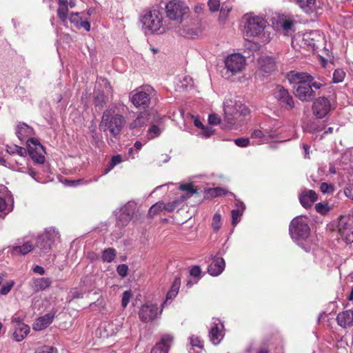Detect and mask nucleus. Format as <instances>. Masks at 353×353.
Masks as SVG:
<instances>
[{
	"mask_svg": "<svg viewBox=\"0 0 353 353\" xmlns=\"http://www.w3.org/2000/svg\"><path fill=\"white\" fill-rule=\"evenodd\" d=\"M172 336L170 335H165L161 338L159 343L152 349L151 353H168L170 344L172 341Z\"/></svg>",
	"mask_w": 353,
	"mask_h": 353,
	"instance_id": "nucleus-25",
	"label": "nucleus"
},
{
	"mask_svg": "<svg viewBox=\"0 0 353 353\" xmlns=\"http://www.w3.org/2000/svg\"><path fill=\"white\" fill-rule=\"evenodd\" d=\"M54 319V315L46 314L38 318L33 324V329L36 331H41L46 328Z\"/></svg>",
	"mask_w": 353,
	"mask_h": 353,
	"instance_id": "nucleus-26",
	"label": "nucleus"
},
{
	"mask_svg": "<svg viewBox=\"0 0 353 353\" xmlns=\"http://www.w3.org/2000/svg\"><path fill=\"white\" fill-rule=\"evenodd\" d=\"M245 65V59L240 54H233L229 55L225 61V65L226 69V72L225 74V78L228 79L231 76L241 72Z\"/></svg>",
	"mask_w": 353,
	"mask_h": 353,
	"instance_id": "nucleus-9",
	"label": "nucleus"
},
{
	"mask_svg": "<svg viewBox=\"0 0 353 353\" xmlns=\"http://www.w3.org/2000/svg\"><path fill=\"white\" fill-rule=\"evenodd\" d=\"M180 285H181L180 279L176 277L173 281V283L171 286L170 290L172 291H174V292H176V294H178L179 290L180 288Z\"/></svg>",
	"mask_w": 353,
	"mask_h": 353,
	"instance_id": "nucleus-59",
	"label": "nucleus"
},
{
	"mask_svg": "<svg viewBox=\"0 0 353 353\" xmlns=\"http://www.w3.org/2000/svg\"><path fill=\"white\" fill-rule=\"evenodd\" d=\"M37 353H58V350L52 346H43L37 350Z\"/></svg>",
	"mask_w": 353,
	"mask_h": 353,
	"instance_id": "nucleus-52",
	"label": "nucleus"
},
{
	"mask_svg": "<svg viewBox=\"0 0 353 353\" xmlns=\"http://www.w3.org/2000/svg\"><path fill=\"white\" fill-rule=\"evenodd\" d=\"M274 95L278 101L285 105L287 109L294 108V103L292 96L283 86L277 85L274 89Z\"/></svg>",
	"mask_w": 353,
	"mask_h": 353,
	"instance_id": "nucleus-18",
	"label": "nucleus"
},
{
	"mask_svg": "<svg viewBox=\"0 0 353 353\" xmlns=\"http://www.w3.org/2000/svg\"><path fill=\"white\" fill-rule=\"evenodd\" d=\"M208 6L211 12H217L221 7L220 0H208Z\"/></svg>",
	"mask_w": 353,
	"mask_h": 353,
	"instance_id": "nucleus-47",
	"label": "nucleus"
},
{
	"mask_svg": "<svg viewBox=\"0 0 353 353\" xmlns=\"http://www.w3.org/2000/svg\"><path fill=\"white\" fill-rule=\"evenodd\" d=\"M32 270L34 273L39 274L40 275H43L45 274L44 268L40 265H35Z\"/></svg>",
	"mask_w": 353,
	"mask_h": 353,
	"instance_id": "nucleus-63",
	"label": "nucleus"
},
{
	"mask_svg": "<svg viewBox=\"0 0 353 353\" xmlns=\"http://www.w3.org/2000/svg\"><path fill=\"white\" fill-rule=\"evenodd\" d=\"M243 20L245 21V34L247 37H257L263 43L269 42L270 38L265 36L264 32L267 21L263 18L259 16L245 14Z\"/></svg>",
	"mask_w": 353,
	"mask_h": 353,
	"instance_id": "nucleus-6",
	"label": "nucleus"
},
{
	"mask_svg": "<svg viewBox=\"0 0 353 353\" xmlns=\"http://www.w3.org/2000/svg\"><path fill=\"white\" fill-rule=\"evenodd\" d=\"M132 297L131 291L127 290L123 293L121 305L123 307H125L130 302Z\"/></svg>",
	"mask_w": 353,
	"mask_h": 353,
	"instance_id": "nucleus-49",
	"label": "nucleus"
},
{
	"mask_svg": "<svg viewBox=\"0 0 353 353\" xmlns=\"http://www.w3.org/2000/svg\"><path fill=\"white\" fill-rule=\"evenodd\" d=\"M160 116L157 112H141L132 122L130 123V129L134 130L141 128L148 123L159 122Z\"/></svg>",
	"mask_w": 353,
	"mask_h": 353,
	"instance_id": "nucleus-16",
	"label": "nucleus"
},
{
	"mask_svg": "<svg viewBox=\"0 0 353 353\" xmlns=\"http://www.w3.org/2000/svg\"><path fill=\"white\" fill-rule=\"evenodd\" d=\"M234 143L239 147H246L250 144L248 138H238L234 140Z\"/></svg>",
	"mask_w": 353,
	"mask_h": 353,
	"instance_id": "nucleus-53",
	"label": "nucleus"
},
{
	"mask_svg": "<svg viewBox=\"0 0 353 353\" xmlns=\"http://www.w3.org/2000/svg\"><path fill=\"white\" fill-rule=\"evenodd\" d=\"M179 190L185 192V194L181 196L182 201L186 200L196 192V190L193 188L192 183L181 184Z\"/></svg>",
	"mask_w": 353,
	"mask_h": 353,
	"instance_id": "nucleus-37",
	"label": "nucleus"
},
{
	"mask_svg": "<svg viewBox=\"0 0 353 353\" xmlns=\"http://www.w3.org/2000/svg\"><path fill=\"white\" fill-rule=\"evenodd\" d=\"M225 267V263L223 258L212 256V261L208 266V272L211 276H216L223 272Z\"/></svg>",
	"mask_w": 353,
	"mask_h": 353,
	"instance_id": "nucleus-20",
	"label": "nucleus"
},
{
	"mask_svg": "<svg viewBox=\"0 0 353 353\" xmlns=\"http://www.w3.org/2000/svg\"><path fill=\"white\" fill-rule=\"evenodd\" d=\"M68 18L70 23L74 24L77 29L83 28L86 31H90V23L87 20L83 21L79 12H71L68 16Z\"/></svg>",
	"mask_w": 353,
	"mask_h": 353,
	"instance_id": "nucleus-24",
	"label": "nucleus"
},
{
	"mask_svg": "<svg viewBox=\"0 0 353 353\" xmlns=\"http://www.w3.org/2000/svg\"><path fill=\"white\" fill-rule=\"evenodd\" d=\"M27 148L30 157L38 163H43L45 161L46 154L43 146L37 139L30 138L27 140Z\"/></svg>",
	"mask_w": 353,
	"mask_h": 353,
	"instance_id": "nucleus-13",
	"label": "nucleus"
},
{
	"mask_svg": "<svg viewBox=\"0 0 353 353\" xmlns=\"http://www.w3.org/2000/svg\"><path fill=\"white\" fill-rule=\"evenodd\" d=\"M131 219V217L119 211V214L117 215V225L119 227L126 226Z\"/></svg>",
	"mask_w": 353,
	"mask_h": 353,
	"instance_id": "nucleus-39",
	"label": "nucleus"
},
{
	"mask_svg": "<svg viewBox=\"0 0 353 353\" xmlns=\"http://www.w3.org/2000/svg\"><path fill=\"white\" fill-rule=\"evenodd\" d=\"M13 199L8 192L7 188L0 186V216L4 217L13 209Z\"/></svg>",
	"mask_w": 353,
	"mask_h": 353,
	"instance_id": "nucleus-17",
	"label": "nucleus"
},
{
	"mask_svg": "<svg viewBox=\"0 0 353 353\" xmlns=\"http://www.w3.org/2000/svg\"><path fill=\"white\" fill-rule=\"evenodd\" d=\"M339 325L346 328L353 325V310H348L340 312L336 316Z\"/></svg>",
	"mask_w": 353,
	"mask_h": 353,
	"instance_id": "nucleus-23",
	"label": "nucleus"
},
{
	"mask_svg": "<svg viewBox=\"0 0 353 353\" xmlns=\"http://www.w3.org/2000/svg\"><path fill=\"white\" fill-rule=\"evenodd\" d=\"M6 151L10 154H18L20 156H23L25 153L24 149L21 147H19L17 145H7Z\"/></svg>",
	"mask_w": 353,
	"mask_h": 353,
	"instance_id": "nucleus-44",
	"label": "nucleus"
},
{
	"mask_svg": "<svg viewBox=\"0 0 353 353\" xmlns=\"http://www.w3.org/2000/svg\"><path fill=\"white\" fill-rule=\"evenodd\" d=\"M141 21L142 28L146 34L154 32L162 34L169 28L163 26V15L157 10L147 12L142 16Z\"/></svg>",
	"mask_w": 353,
	"mask_h": 353,
	"instance_id": "nucleus-7",
	"label": "nucleus"
},
{
	"mask_svg": "<svg viewBox=\"0 0 353 353\" xmlns=\"http://www.w3.org/2000/svg\"><path fill=\"white\" fill-rule=\"evenodd\" d=\"M117 270L121 276L124 277L128 274V267L125 264H121L118 265Z\"/></svg>",
	"mask_w": 353,
	"mask_h": 353,
	"instance_id": "nucleus-54",
	"label": "nucleus"
},
{
	"mask_svg": "<svg viewBox=\"0 0 353 353\" xmlns=\"http://www.w3.org/2000/svg\"><path fill=\"white\" fill-rule=\"evenodd\" d=\"M223 324L219 319H214L209 331L210 340L214 345L219 344L223 337Z\"/></svg>",
	"mask_w": 353,
	"mask_h": 353,
	"instance_id": "nucleus-19",
	"label": "nucleus"
},
{
	"mask_svg": "<svg viewBox=\"0 0 353 353\" xmlns=\"http://www.w3.org/2000/svg\"><path fill=\"white\" fill-rule=\"evenodd\" d=\"M164 203L163 202H158L155 204H154L149 210V214L150 216H154L157 214H158L159 212H161L163 209Z\"/></svg>",
	"mask_w": 353,
	"mask_h": 353,
	"instance_id": "nucleus-45",
	"label": "nucleus"
},
{
	"mask_svg": "<svg viewBox=\"0 0 353 353\" xmlns=\"http://www.w3.org/2000/svg\"><path fill=\"white\" fill-rule=\"evenodd\" d=\"M57 1L59 4L57 16L63 23H65L68 14V0H57Z\"/></svg>",
	"mask_w": 353,
	"mask_h": 353,
	"instance_id": "nucleus-33",
	"label": "nucleus"
},
{
	"mask_svg": "<svg viewBox=\"0 0 353 353\" xmlns=\"http://www.w3.org/2000/svg\"><path fill=\"white\" fill-rule=\"evenodd\" d=\"M161 312L162 309L159 312L157 304L147 303L141 305L139 312V316L142 322L147 323L157 318L161 314Z\"/></svg>",
	"mask_w": 353,
	"mask_h": 353,
	"instance_id": "nucleus-15",
	"label": "nucleus"
},
{
	"mask_svg": "<svg viewBox=\"0 0 353 353\" xmlns=\"http://www.w3.org/2000/svg\"><path fill=\"white\" fill-rule=\"evenodd\" d=\"M345 76V73L343 70L338 69L336 70L333 74L332 81L334 83H340L343 81L344 77Z\"/></svg>",
	"mask_w": 353,
	"mask_h": 353,
	"instance_id": "nucleus-46",
	"label": "nucleus"
},
{
	"mask_svg": "<svg viewBox=\"0 0 353 353\" xmlns=\"http://www.w3.org/2000/svg\"><path fill=\"white\" fill-rule=\"evenodd\" d=\"M212 228L214 232H217L221 227V214L216 212L212 220Z\"/></svg>",
	"mask_w": 353,
	"mask_h": 353,
	"instance_id": "nucleus-40",
	"label": "nucleus"
},
{
	"mask_svg": "<svg viewBox=\"0 0 353 353\" xmlns=\"http://www.w3.org/2000/svg\"><path fill=\"white\" fill-rule=\"evenodd\" d=\"M137 208V203L134 201L128 202L125 205L122 206L119 211L126 214L127 216L132 218Z\"/></svg>",
	"mask_w": 353,
	"mask_h": 353,
	"instance_id": "nucleus-36",
	"label": "nucleus"
},
{
	"mask_svg": "<svg viewBox=\"0 0 353 353\" xmlns=\"http://www.w3.org/2000/svg\"><path fill=\"white\" fill-rule=\"evenodd\" d=\"M332 105L330 100L325 97L316 98L312 103V112L319 119L326 117L332 110Z\"/></svg>",
	"mask_w": 353,
	"mask_h": 353,
	"instance_id": "nucleus-12",
	"label": "nucleus"
},
{
	"mask_svg": "<svg viewBox=\"0 0 353 353\" xmlns=\"http://www.w3.org/2000/svg\"><path fill=\"white\" fill-rule=\"evenodd\" d=\"M344 192L347 197L353 200V187H349L345 188Z\"/></svg>",
	"mask_w": 353,
	"mask_h": 353,
	"instance_id": "nucleus-64",
	"label": "nucleus"
},
{
	"mask_svg": "<svg viewBox=\"0 0 353 353\" xmlns=\"http://www.w3.org/2000/svg\"><path fill=\"white\" fill-rule=\"evenodd\" d=\"M165 9L167 17L179 25L175 28L180 35L192 37L195 34L194 31L184 23V17L189 12V8L183 1L172 0L168 3Z\"/></svg>",
	"mask_w": 353,
	"mask_h": 353,
	"instance_id": "nucleus-3",
	"label": "nucleus"
},
{
	"mask_svg": "<svg viewBox=\"0 0 353 353\" xmlns=\"http://www.w3.org/2000/svg\"><path fill=\"white\" fill-rule=\"evenodd\" d=\"M52 284L50 278H36L32 281V289L34 292L42 291L49 288Z\"/></svg>",
	"mask_w": 353,
	"mask_h": 353,
	"instance_id": "nucleus-29",
	"label": "nucleus"
},
{
	"mask_svg": "<svg viewBox=\"0 0 353 353\" xmlns=\"http://www.w3.org/2000/svg\"><path fill=\"white\" fill-rule=\"evenodd\" d=\"M341 238L347 243L353 242V217L341 216L338 224Z\"/></svg>",
	"mask_w": 353,
	"mask_h": 353,
	"instance_id": "nucleus-14",
	"label": "nucleus"
},
{
	"mask_svg": "<svg viewBox=\"0 0 353 353\" xmlns=\"http://www.w3.org/2000/svg\"><path fill=\"white\" fill-rule=\"evenodd\" d=\"M121 162V157L120 155L113 156L111 159L108 168L104 169L103 174H108L114 166Z\"/></svg>",
	"mask_w": 353,
	"mask_h": 353,
	"instance_id": "nucleus-42",
	"label": "nucleus"
},
{
	"mask_svg": "<svg viewBox=\"0 0 353 353\" xmlns=\"http://www.w3.org/2000/svg\"><path fill=\"white\" fill-rule=\"evenodd\" d=\"M274 133L268 132L267 131L263 132L261 130H254L251 134L252 138H260L262 141H259L256 144H261L265 141H268L270 139L274 138Z\"/></svg>",
	"mask_w": 353,
	"mask_h": 353,
	"instance_id": "nucleus-35",
	"label": "nucleus"
},
{
	"mask_svg": "<svg viewBox=\"0 0 353 353\" xmlns=\"http://www.w3.org/2000/svg\"><path fill=\"white\" fill-rule=\"evenodd\" d=\"M289 80L294 83L295 96L301 101H311L316 95L315 90H319L326 85L322 79L318 81L306 72H291Z\"/></svg>",
	"mask_w": 353,
	"mask_h": 353,
	"instance_id": "nucleus-1",
	"label": "nucleus"
},
{
	"mask_svg": "<svg viewBox=\"0 0 353 353\" xmlns=\"http://www.w3.org/2000/svg\"><path fill=\"white\" fill-rule=\"evenodd\" d=\"M223 128L230 129L236 123V115L245 117L250 114V109L240 100L230 97L223 102Z\"/></svg>",
	"mask_w": 353,
	"mask_h": 353,
	"instance_id": "nucleus-4",
	"label": "nucleus"
},
{
	"mask_svg": "<svg viewBox=\"0 0 353 353\" xmlns=\"http://www.w3.org/2000/svg\"><path fill=\"white\" fill-rule=\"evenodd\" d=\"M154 92L153 88L146 85L132 94L130 100L137 108H145L150 104L151 96Z\"/></svg>",
	"mask_w": 353,
	"mask_h": 353,
	"instance_id": "nucleus-10",
	"label": "nucleus"
},
{
	"mask_svg": "<svg viewBox=\"0 0 353 353\" xmlns=\"http://www.w3.org/2000/svg\"><path fill=\"white\" fill-rule=\"evenodd\" d=\"M245 209V204L241 201H237L236 203V208L231 212L232 214V223L235 226L240 221V217L242 216Z\"/></svg>",
	"mask_w": 353,
	"mask_h": 353,
	"instance_id": "nucleus-32",
	"label": "nucleus"
},
{
	"mask_svg": "<svg viewBox=\"0 0 353 353\" xmlns=\"http://www.w3.org/2000/svg\"><path fill=\"white\" fill-rule=\"evenodd\" d=\"M320 189L323 193H330L334 190L333 186L327 183H322Z\"/></svg>",
	"mask_w": 353,
	"mask_h": 353,
	"instance_id": "nucleus-57",
	"label": "nucleus"
},
{
	"mask_svg": "<svg viewBox=\"0 0 353 353\" xmlns=\"http://www.w3.org/2000/svg\"><path fill=\"white\" fill-rule=\"evenodd\" d=\"M190 273L192 276L196 277L199 276L201 274V268L198 265L194 266L190 271Z\"/></svg>",
	"mask_w": 353,
	"mask_h": 353,
	"instance_id": "nucleus-61",
	"label": "nucleus"
},
{
	"mask_svg": "<svg viewBox=\"0 0 353 353\" xmlns=\"http://www.w3.org/2000/svg\"><path fill=\"white\" fill-rule=\"evenodd\" d=\"M98 83L104 87L103 90L98 88L94 92V103L96 107L102 108L108 101L110 96L112 95V87L106 79H101Z\"/></svg>",
	"mask_w": 353,
	"mask_h": 353,
	"instance_id": "nucleus-11",
	"label": "nucleus"
},
{
	"mask_svg": "<svg viewBox=\"0 0 353 353\" xmlns=\"http://www.w3.org/2000/svg\"><path fill=\"white\" fill-rule=\"evenodd\" d=\"M208 121L211 125H217L221 122V118L218 114H211L208 116Z\"/></svg>",
	"mask_w": 353,
	"mask_h": 353,
	"instance_id": "nucleus-55",
	"label": "nucleus"
},
{
	"mask_svg": "<svg viewBox=\"0 0 353 353\" xmlns=\"http://www.w3.org/2000/svg\"><path fill=\"white\" fill-rule=\"evenodd\" d=\"M259 65L263 72L269 73L274 70L275 61L271 57H261L259 60Z\"/></svg>",
	"mask_w": 353,
	"mask_h": 353,
	"instance_id": "nucleus-27",
	"label": "nucleus"
},
{
	"mask_svg": "<svg viewBox=\"0 0 353 353\" xmlns=\"http://www.w3.org/2000/svg\"><path fill=\"white\" fill-rule=\"evenodd\" d=\"M317 199V194L312 190H305L299 196L300 203L305 208H310Z\"/></svg>",
	"mask_w": 353,
	"mask_h": 353,
	"instance_id": "nucleus-21",
	"label": "nucleus"
},
{
	"mask_svg": "<svg viewBox=\"0 0 353 353\" xmlns=\"http://www.w3.org/2000/svg\"><path fill=\"white\" fill-rule=\"evenodd\" d=\"M160 119H161L159 121V122L151 123L152 125L147 132V136L149 139H153L161 134L163 128L160 126L162 121V118L160 117Z\"/></svg>",
	"mask_w": 353,
	"mask_h": 353,
	"instance_id": "nucleus-34",
	"label": "nucleus"
},
{
	"mask_svg": "<svg viewBox=\"0 0 353 353\" xmlns=\"http://www.w3.org/2000/svg\"><path fill=\"white\" fill-rule=\"evenodd\" d=\"M60 236L54 228H49L40 235L36 243L35 248L40 250V254L48 253L53 243L59 240Z\"/></svg>",
	"mask_w": 353,
	"mask_h": 353,
	"instance_id": "nucleus-8",
	"label": "nucleus"
},
{
	"mask_svg": "<svg viewBox=\"0 0 353 353\" xmlns=\"http://www.w3.org/2000/svg\"><path fill=\"white\" fill-rule=\"evenodd\" d=\"M14 285V282L11 281L10 283L7 285H3L0 289V294L2 295L8 294L11 290L12 286Z\"/></svg>",
	"mask_w": 353,
	"mask_h": 353,
	"instance_id": "nucleus-56",
	"label": "nucleus"
},
{
	"mask_svg": "<svg viewBox=\"0 0 353 353\" xmlns=\"http://www.w3.org/2000/svg\"><path fill=\"white\" fill-rule=\"evenodd\" d=\"M32 134V129L25 123H19L16 128V135L22 142Z\"/></svg>",
	"mask_w": 353,
	"mask_h": 353,
	"instance_id": "nucleus-28",
	"label": "nucleus"
},
{
	"mask_svg": "<svg viewBox=\"0 0 353 353\" xmlns=\"http://www.w3.org/2000/svg\"><path fill=\"white\" fill-rule=\"evenodd\" d=\"M208 197H216L225 194V191L221 188H210L206 191Z\"/></svg>",
	"mask_w": 353,
	"mask_h": 353,
	"instance_id": "nucleus-43",
	"label": "nucleus"
},
{
	"mask_svg": "<svg viewBox=\"0 0 353 353\" xmlns=\"http://www.w3.org/2000/svg\"><path fill=\"white\" fill-rule=\"evenodd\" d=\"M214 132V130L210 126H203L201 128V134L205 138H209Z\"/></svg>",
	"mask_w": 353,
	"mask_h": 353,
	"instance_id": "nucleus-50",
	"label": "nucleus"
},
{
	"mask_svg": "<svg viewBox=\"0 0 353 353\" xmlns=\"http://www.w3.org/2000/svg\"><path fill=\"white\" fill-rule=\"evenodd\" d=\"M177 295L176 292H174V291H172L171 290H170L168 293H167V296H166V301L162 304V307H164L165 304L166 303V301L168 300V299H174L176 296Z\"/></svg>",
	"mask_w": 353,
	"mask_h": 353,
	"instance_id": "nucleus-62",
	"label": "nucleus"
},
{
	"mask_svg": "<svg viewBox=\"0 0 353 353\" xmlns=\"http://www.w3.org/2000/svg\"><path fill=\"white\" fill-rule=\"evenodd\" d=\"M219 10H220L219 20L224 21L226 19L229 12L232 10V6H230V5L226 4V3H223Z\"/></svg>",
	"mask_w": 353,
	"mask_h": 353,
	"instance_id": "nucleus-41",
	"label": "nucleus"
},
{
	"mask_svg": "<svg viewBox=\"0 0 353 353\" xmlns=\"http://www.w3.org/2000/svg\"><path fill=\"white\" fill-rule=\"evenodd\" d=\"M307 14H312L316 12V0H292Z\"/></svg>",
	"mask_w": 353,
	"mask_h": 353,
	"instance_id": "nucleus-22",
	"label": "nucleus"
},
{
	"mask_svg": "<svg viewBox=\"0 0 353 353\" xmlns=\"http://www.w3.org/2000/svg\"><path fill=\"white\" fill-rule=\"evenodd\" d=\"M30 327L24 323H19L15 327L13 337L17 341H21L29 333Z\"/></svg>",
	"mask_w": 353,
	"mask_h": 353,
	"instance_id": "nucleus-30",
	"label": "nucleus"
},
{
	"mask_svg": "<svg viewBox=\"0 0 353 353\" xmlns=\"http://www.w3.org/2000/svg\"><path fill=\"white\" fill-rule=\"evenodd\" d=\"M289 232L292 240L305 251L310 252V245L307 243L310 229L307 219L303 216L294 218L290 223Z\"/></svg>",
	"mask_w": 353,
	"mask_h": 353,
	"instance_id": "nucleus-5",
	"label": "nucleus"
},
{
	"mask_svg": "<svg viewBox=\"0 0 353 353\" xmlns=\"http://www.w3.org/2000/svg\"><path fill=\"white\" fill-rule=\"evenodd\" d=\"M116 256V250L114 248H108L103 250L102 259L105 262H112Z\"/></svg>",
	"mask_w": 353,
	"mask_h": 353,
	"instance_id": "nucleus-38",
	"label": "nucleus"
},
{
	"mask_svg": "<svg viewBox=\"0 0 353 353\" xmlns=\"http://www.w3.org/2000/svg\"><path fill=\"white\" fill-rule=\"evenodd\" d=\"M179 201H174L172 202L164 203L163 210L169 212H172L179 205Z\"/></svg>",
	"mask_w": 353,
	"mask_h": 353,
	"instance_id": "nucleus-51",
	"label": "nucleus"
},
{
	"mask_svg": "<svg viewBox=\"0 0 353 353\" xmlns=\"http://www.w3.org/2000/svg\"><path fill=\"white\" fill-rule=\"evenodd\" d=\"M315 209L318 212L325 214L329 212L330 208L327 203H319L316 204Z\"/></svg>",
	"mask_w": 353,
	"mask_h": 353,
	"instance_id": "nucleus-48",
	"label": "nucleus"
},
{
	"mask_svg": "<svg viewBox=\"0 0 353 353\" xmlns=\"http://www.w3.org/2000/svg\"><path fill=\"white\" fill-rule=\"evenodd\" d=\"M121 108L123 112L125 109H128L123 104L118 103V105H112L105 110L102 115L101 121L99 124L101 130L105 132L108 130L110 135L114 138H119L121 132L126 123L125 117L119 114L116 113V109Z\"/></svg>",
	"mask_w": 353,
	"mask_h": 353,
	"instance_id": "nucleus-2",
	"label": "nucleus"
},
{
	"mask_svg": "<svg viewBox=\"0 0 353 353\" xmlns=\"http://www.w3.org/2000/svg\"><path fill=\"white\" fill-rule=\"evenodd\" d=\"M190 343L192 346L198 347L199 348H202L203 346V342L197 336H192L190 338Z\"/></svg>",
	"mask_w": 353,
	"mask_h": 353,
	"instance_id": "nucleus-58",
	"label": "nucleus"
},
{
	"mask_svg": "<svg viewBox=\"0 0 353 353\" xmlns=\"http://www.w3.org/2000/svg\"><path fill=\"white\" fill-rule=\"evenodd\" d=\"M34 249L33 245L28 241L25 242L21 246H12L10 250L12 255H26Z\"/></svg>",
	"mask_w": 353,
	"mask_h": 353,
	"instance_id": "nucleus-31",
	"label": "nucleus"
},
{
	"mask_svg": "<svg viewBox=\"0 0 353 353\" xmlns=\"http://www.w3.org/2000/svg\"><path fill=\"white\" fill-rule=\"evenodd\" d=\"M294 26V22L291 20H285L282 23V28L285 31H289L292 30V27Z\"/></svg>",
	"mask_w": 353,
	"mask_h": 353,
	"instance_id": "nucleus-60",
	"label": "nucleus"
}]
</instances>
